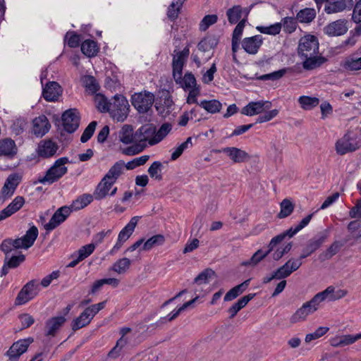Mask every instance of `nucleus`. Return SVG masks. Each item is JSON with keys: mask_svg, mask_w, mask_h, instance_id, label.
I'll return each mask as SVG.
<instances>
[{"mask_svg": "<svg viewBox=\"0 0 361 361\" xmlns=\"http://www.w3.org/2000/svg\"><path fill=\"white\" fill-rule=\"evenodd\" d=\"M124 161H116L102 178L96 187L93 195L97 200H101L106 197L112 185L123 173Z\"/></svg>", "mask_w": 361, "mask_h": 361, "instance_id": "f257e3e1", "label": "nucleus"}, {"mask_svg": "<svg viewBox=\"0 0 361 361\" xmlns=\"http://www.w3.org/2000/svg\"><path fill=\"white\" fill-rule=\"evenodd\" d=\"M68 157H61L55 161L54 164L47 171L45 176L39 177L37 182L48 185H51L57 182L68 171V169L64 165L68 163Z\"/></svg>", "mask_w": 361, "mask_h": 361, "instance_id": "f03ea898", "label": "nucleus"}, {"mask_svg": "<svg viewBox=\"0 0 361 361\" xmlns=\"http://www.w3.org/2000/svg\"><path fill=\"white\" fill-rule=\"evenodd\" d=\"M300 58L307 57L319 53V41L316 36L310 34L301 37L297 49Z\"/></svg>", "mask_w": 361, "mask_h": 361, "instance_id": "7ed1b4c3", "label": "nucleus"}, {"mask_svg": "<svg viewBox=\"0 0 361 361\" xmlns=\"http://www.w3.org/2000/svg\"><path fill=\"white\" fill-rule=\"evenodd\" d=\"M154 102V94L146 90L135 93L131 97V104L140 114L147 113Z\"/></svg>", "mask_w": 361, "mask_h": 361, "instance_id": "20e7f679", "label": "nucleus"}, {"mask_svg": "<svg viewBox=\"0 0 361 361\" xmlns=\"http://www.w3.org/2000/svg\"><path fill=\"white\" fill-rule=\"evenodd\" d=\"M129 108L127 99L123 95L116 94L111 104L110 114L114 119L123 122L128 115Z\"/></svg>", "mask_w": 361, "mask_h": 361, "instance_id": "39448f33", "label": "nucleus"}, {"mask_svg": "<svg viewBox=\"0 0 361 361\" xmlns=\"http://www.w3.org/2000/svg\"><path fill=\"white\" fill-rule=\"evenodd\" d=\"M329 236V230L328 229L317 233L307 242L305 247L302 250L300 259H305L310 256L326 241Z\"/></svg>", "mask_w": 361, "mask_h": 361, "instance_id": "423d86ee", "label": "nucleus"}, {"mask_svg": "<svg viewBox=\"0 0 361 361\" xmlns=\"http://www.w3.org/2000/svg\"><path fill=\"white\" fill-rule=\"evenodd\" d=\"M32 342L33 338L30 337L14 342L6 353L9 361H18L19 357L27 350Z\"/></svg>", "mask_w": 361, "mask_h": 361, "instance_id": "0eeeda50", "label": "nucleus"}, {"mask_svg": "<svg viewBox=\"0 0 361 361\" xmlns=\"http://www.w3.org/2000/svg\"><path fill=\"white\" fill-rule=\"evenodd\" d=\"M360 147L359 142L353 133H346L336 144V152L343 155L350 152H354Z\"/></svg>", "mask_w": 361, "mask_h": 361, "instance_id": "6e6552de", "label": "nucleus"}, {"mask_svg": "<svg viewBox=\"0 0 361 361\" xmlns=\"http://www.w3.org/2000/svg\"><path fill=\"white\" fill-rule=\"evenodd\" d=\"M38 284L36 280H31L27 282L18 293L15 304L16 305H23L32 298L37 294Z\"/></svg>", "mask_w": 361, "mask_h": 361, "instance_id": "1a4fd4ad", "label": "nucleus"}, {"mask_svg": "<svg viewBox=\"0 0 361 361\" xmlns=\"http://www.w3.org/2000/svg\"><path fill=\"white\" fill-rule=\"evenodd\" d=\"M63 129L68 133H74L80 125V116L76 109H70L63 112L61 116Z\"/></svg>", "mask_w": 361, "mask_h": 361, "instance_id": "9d476101", "label": "nucleus"}, {"mask_svg": "<svg viewBox=\"0 0 361 361\" xmlns=\"http://www.w3.org/2000/svg\"><path fill=\"white\" fill-rule=\"evenodd\" d=\"M4 255V264L0 272L1 277L7 275L10 269L18 268L25 261V255L21 252L17 255H12L11 252Z\"/></svg>", "mask_w": 361, "mask_h": 361, "instance_id": "9b49d317", "label": "nucleus"}, {"mask_svg": "<svg viewBox=\"0 0 361 361\" xmlns=\"http://www.w3.org/2000/svg\"><path fill=\"white\" fill-rule=\"evenodd\" d=\"M71 209L67 206H63L59 208L52 215L49 221L44 225V228L49 232L55 229L61 224L64 222L69 216Z\"/></svg>", "mask_w": 361, "mask_h": 361, "instance_id": "f8f14e48", "label": "nucleus"}, {"mask_svg": "<svg viewBox=\"0 0 361 361\" xmlns=\"http://www.w3.org/2000/svg\"><path fill=\"white\" fill-rule=\"evenodd\" d=\"M216 152H223L226 154L233 163L246 162L251 158L247 152L235 147H224L221 149L216 150Z\"/></svg>", "mask_w": 361, "mask_h": 361, "instance_id": "ddd939ff", "label": "nucleus"}, {"mask_svg": "<svg viewBox=\"0 0 361 361\" xmlns=\"http://www.w3.org/2000/svg\"><path fill=\"white\" fill-rule=\"evenodd\" d=\"M318 310L317 307L312 303L310 300L305 302L302 307L296 310V312L290 318L292 324L298 323L306 319L309 314H311Z\"/></svg>", "mask_w": 361, "mask_h": 361, "instance_id": "4468645a", "label": "nucleus"}, {"mask_svg": "<svg viewBox=\"0 0 361 361\" xmlns=\"http://www.w3.org/2000/svg\"><path fill=\"white\" fill-rule=\"evenodd\" d=\"M271 107V102L269 101L251 102L242 109L241 113L246 116H254L260 114L263 111Z\"/></svg>", "mask_w": 361, "mask_h": 361, "instance_id": "2eb2a0df", "label": "nucleus"}, {"mask_svg": "<svg viewBox=\"0 0 361 361\" xmlns=\"http://www.w3.org/2000/svg\"><path fill=\"white\" fill-rule=\"evenodd\" d=\"M66 322L64 316L53 317L47 319L45 322L44 335L47 337H54L58 331L63 326Z\"/></svg>", "mask_w": 361, "mask_h": 361, "instance_id": "dca6fc26", "label": "nucleus"}, {"mask_svg": "<svg viewBox=\"0 0 361 361\" xmlns=\"http://www.w3.org/2000/svg\"><path fill=\"white\" fill-rule=\"evenodd\" d=\"M61 94L62 88L56 82H49L43 87L42 96L47 102L57 101Z\"/></svg>", "mask_w": 361, "mask_h": 361, "instance_id": "f3484780", "label": "nucleus"}, {"mask_svg": "<svg viewBox=\"0 0 361 361\" xmlns=\"http://www.w3.org/2000/svg\"><path fill=\"white\" fill-rule=\"evenodd\" d=\"M263 37L257 35L250 37H245L242 41V47L249 54H256L262 46Z\"/></svg>", "mask_w": 361, "mask_h": 361, "instance_id": "a211bd4d", "label": "nucleus"}, {"mask_svg": "<svg viewBox=\"0 0 361 361\" xmlns=\"http://www.w3.org/2000/svg\"><path fill=\"white\" fill-rule=\"evenodd\" d=\"M347 23L344 19L334 21L324 27V33L331 37L343 35L348 31Z\"/></svg>", "mask_w": 361, "mask_h": 361, "instance_id": "6ab92c4d", "label": "nucleus"}, {"mask_svg": "<svg viewBox=\"0 0 361 361\" xmlns=\"http://www.w3.org/2000/svg\"><path fill=\"white\" fill-rule=\"evenodd\" d=\"M353 4V0H331L326 4L324 11L328 14L338 13L345 9H351Z\"/></svg>", "mask_w": 361, "mask_h": 361, "instance_id": "aec40b11", "label": "nucleus"}, {"mask_svg": "<svg viewBox=\"0 0 361 361\" xmlns=\"http://www.w3.org/2000/svg\"><path fill=\"white\" fill-rule=\"evenodd\" d=\"M344 69L348 71H357L361 70V49L348 56L342 63Z\"/></svg>", "mask_w": 361, "mask_h": 361, "instance_id": "412c9836", "label": "nucleus"}, {"mask_svg": "<svg viewBox=\"0 0 361 361\" xmlns=\"http://www.w3.org/2000/svg\"><path fill=\"white\" fill-rule=\"evenodd\" d=\"M20 183V177L17 174L8 176L1 190L3 201L12 196Z\"/></svg>", "mask_w": 361, "mask_h": 361, "instance_id": "4be33fe9", "label": "nucleus"}, {"mask_svg": "<svg viewBox=\"0 0 361 361\" xmlns=\"http://www.w3.org/2000/svg\"><path fill=\"white\" fill-rule=\"evenodd\" d=\"M25 203V199L21 196H17L15 199L4 209L0 211V221L11 216L18 210H20Z\"/></svg>", "mask_w": 361, "mask_h": 361, "instance_id": "5701e85b", "label": "nucleus"}, {"mask_svg": "<svg viewBox=\"0 0 361 361\" xmlns=\"http://www.w3.org/2000/svg\"><path fill=\"white\" fill-rule=\"evenodd\" d=\"M18 249H27L21 238L16 239L8 238L4 239L0 244V250L4 254L12 252L13 250H17Z\"/></svg>", "mask_w": 361, "mask_h": 361, "instance_id": "b1692460", "label": "nucleus"}, {"mask_svg": "<svg viewBox=\"0 0 361 361\" xmlns=\"http://www.w3.org/2000/svg\"><path fill=\"white\" fill-rule=\"evenodd\" d=\"M156 133V127L152 124L141 126L135 132V142H148L152 140Z\"/></svg>", "mask_w": 361, "mask_h": 361, "instance_id": "393cba45", "label": "nucleus"}, {"mask_svg": "<svg viewBox=\"0 0 361 361\" xmlns=\"http://www.w3.org/2000/svg\"><path fill=\"white\" fill-rule=\"evenodd\" d=\"M51 125L44 115H41L33 120V133L37 137H42L50 129Z\"/></svg>", "mask_w": 361, "mask_h": 361, "instance_id": "a878e982", "label": "nucleus"}, {"mask_svg": "<svg viewBox=\"0 0 361 361\" xmlns=\"http://www.w3.org/2000/svg\"><path fill=\"white\" fill-rule=\"evenodd\" d=\"M18 152L15 142L11 138H4L0 140V156H5L13 159Z\"/></svg>", "mask_w": 361, "mask_h": 361, "instance_id": "bb28decb", "label": "nucleus"}, {"mask_svg": "<svg viewBox=\"0 0 361 361\" xmlns=\"http://www.w3.org/2000/svg\"><path fill=\"white\" fill-rule=\"evenodd\" d=\"M58 148V145L50 140L42 141L38 146L37 153L41 157L49 158L56 154Z\"/></svg>", "mask_w": 361, "mask_h": 361, "instance_id": "cd10ccee", "label": "nucleus"}, {"mask_svg": "<svg viewBox=\"0 0 361 361\" xmlns=\"http://www.w3.org/2000/svg\"><path fill=\"white\" fill-rule=\"evenodd\" d=\"M274 246H271V243L269 242L267 249L265 251H263L262 249L256 251L251 258L249 260L245 261L242 262V265L243 266H256L259 264L262 259H264L269 253H271L274 249Z\"/></svg>", "mask_w": 361, "mask_h": 361, "instance_id": "c85d7f7f", "label": "nucleus"}, {"mask_svg": "<svg viewBox=\"0 0 361 361\" xmlns=\"http://www.w3.org/2000/svg\"><path fill=\"white\" fill-rule=\"evenodd\" d=\"M303 60L302 67L305 70L310 71L320 67L326 61V59L322 56H317V54H312L307 57L300 58Z\"/></svg>", "mask_w": 361, "mask_h": 361, "instance_id": "c756f323", "label": "nucleus"}, {"mask_svg": "<svg viewBox=\"0 0 361 361\" xmlns=\"http://www.w3.org/2000/svg\"><path fill=\"white\" fill-rule=\"evenodd\" d=\"M93 195L85 193L78 196L69 207L72 211H78L89 205L94 200Z\"/></svg>", "mask_w": 361, "mask_h": 361, "instance_id": "7c9ffc66", "label": "nucleus"}, {"mask_svg": "<svg viewBox=\"0 0 361 361\" xmlns=\"http://www.w3.org/2000/svg\"><path fill=\"white\" fill-rule=\"evenodd\" d=\"M255 293H250L247 295H244L235 302L228 310V312L230 314L229 318L233 319L241 309L246 306V305L255 296Z\"/></svg>", "mask_w": 361, "mask_h": 361, "instance_id": "2f4dec72", "label": "nucleus"}, {"mask_svg": "<svg viewBox=\"0 0 361 361\" xmlns=\"http://www.w3.org/2000/svg\"><path fill=\"white\" fill-rule=\"evenodd\" d=\"M119 140L125 144H131L135 141V133H133V128L132 126L126 124L119 131Z\"/></svg>", "mask_w": 361, "mask_h": 361, "instance_id": "473e14b6", "label": "nucleus"}, {"mask_svg": "<svg viewBox=\"0 0 361 361\" xmlns=\"http://www.w3.org/2000/svg\"><path fill=\"white\" fill-rule=\"evenodd\" d=\"M138 216L131 218L127 225L120 231L118 238L120 241L126 242L133 234L138 221Z\"/></svg>", "mask_w": 361, "mask_h": 361, "instance_id": "72a5a7b5", "label": "nucleus"}, {"mask_svg": "<svg viewBox=\"0 0 361 361\" xmlns=\"http://www.w3.org/2000/svg\"><path fill=\"white\" fill-rule=\"evenodd\" d=\"M177 81L176 83L178 84L185 90L200 87L197 85L195 77L191 72L185 73L184 76H180V79L177 80Z\"/></svg>", "mask_w": 361, "mask_h": 361, "instance_id": "f704fd0d", "label": "nucleus"}, {"mask_svg": "<svg viewBox=\"0 0 361 361\" xmlns=\"http://www.w3.org/2000/svg\"><path fill=\"white\" fill-rule=\"evenodd\" d=\"M334 287L330 286L327 287L324 290L317 293L311 299L312 303H314L317 307V308H319V304L326 299H328L329 301H334V300H331V296H334Z\"/></svg>", "mask_w": 361, "mask_h": 361, "instance_id": "c9c22d12", "label": "nucleus"}, {"mask_svg": "<svg viewBox=\"0 0 361 361\" xmlns=\"http://www.w3.org/2000/svg\"><path fill=\"white\" fill-rule=\"evenodd\" d=\"M97 43L92 39H86L81 44V51L87 57H94L99 52Z\"/></svg>", "mask_w": 361, "mask_h": 361, "instance_id": "e433bc0d", "label": "nucleus"}, {"mask_svg": "<svg viewBox=\"0 0 361 361\" xmlns=\"http://www.w3.org/2000/svg\"><path fill=\"white\" fill-rule=\"evenodd\" d=\"M316 15L314 8H305L299 11L296 15V19L301 23H310L315 18Z\"/></svg>", "mask_w": 361, "mask_h": 361, "instance_id": "4c0bfd02", "label": "nucleus"}, {"mask_svg": "<svg viewBox=\"0 0 361 361\" xmlns=\"http://www.w3.org/2000/svg\"><path fill=\"white\" fill-rule=\"evenodd\" d=\"M165 242V238L163 235L157 234L152 236L146 241H144L142 247L140 251H149L156 246L161 245Z\"/></svg>", "mask_w": 361, "mask_h": 361, "instance_id": "58836bf2", "label": "nucleus"}, {"mask_svg": "<svg viewBox=\"0 0 361 361\" xmlns=\"http://www.w3.org/2000/svg\"><path fill=\"white\" fill-rule=\"evenodd\" d=\"M185 0H174L169 5L167 10V16L171 21H175L180 13V10Z\"/></svg>", "mask_w": 361, "mask_h": 361, "instance_id": "ea45409f", "label": "nucleus"}, {"mask_svg": "<svg viewBox=\"0 0 361 361\" xmlns=\"http://www.w3.org/2000/svg\"><path fill=\"white\" fill-rule=\"evenodd\" d=\"M218 43L219 39L215 36H207L198 43L197 49L202 52H206L214 49Z\"/></svg>", "mask_w": 361, "mask_h": 361, "instance_id": "a19ab883", "label": "nucleus"}, {"mask_svg": "<svg viewBox=\"0 0 361 361\" xmlns=\"http://www.w3.org/2000/svg\"><path fill=\"white\" fill-rule=\"evenodd\" d=\"M172 126L169 123H163L158 131H156L155 135L149 141V145H154L161 142L171 130Z\"/></svg>", "mask_w": 361, "mask_h": 361, "instance_id": "79ce46f5", "label": "nucleus"}, {"mask_svg": "<svg viewBox=\"0 0 361 361\" xmlns=\"http://www.w3.org/2000/svg\"><path fill=\"white\" fill-rule=\"evenodd\" d=\"M344 243L341 241H334L325 252L319 255V258L322 260L331 259L334 255L338 252L340 249L343 246Z\"/></svg>", "mask_w": 361, "mask_h": 361, "instance_id": "37998d69", "label": "nucleus"}, {"mask_svg": "<svg viewBox=\"0 0 361 361\" xmlns=\"http://www.w3.org/2000/svg\"><path fill=\"white\" fill-rule=\"evenodd\" d=\"M199 105L210 114L219 112L222 107V104L217 99L202 100Z\"/></svg>", "mask_w": 361, "mask_h": 361, "instance_id": "c03bdc74", "label": "nucleus"}, {"mask_svg": "<svg viewBox=\"0 0 361 361\" xmlns=\"http://www.w3.org/2000/svg\"><path fill=\"white\" fill-rule=\"evenodd\" d=\"M38 233L37 228L33 225L26 231L25 234L21 237L27 249L34 245L38 236Z\"/></svg>", "mask_w": 361, "mask_h": 361, "instance_id": "a18cd8bd", "label": "nucleus"}, {"mask_svg": "<svg viewBox=\"0 0 361 361\" xmlns=\"http://www.w3.org/2000/svg\"><path fill=\"white\" fill-rule=\"evenodd\" d=\"M92 319L85 314L84 310L77 318L73 319L71 324V328L73 331H75L84 326H86L91 322Z\"/></svg>", "mask_w": 361, "mask_h": 361, "instance_id": "49530a36", "label": "nucleus"}, {"mask_svg": "<svg viewBox=\"0 0 361 361\" xmlns=\"http://www.w3.org/2000/svg\"><path fill=\"white\" fill-rule=\"evenodd\" d=\"M299 232L298 229L295 226V228H290L289 229L286 230V231L276 235L271 240V246H274V247H276L278 244L281 243L286 237L292 238L293 237L296 233Z\"/></svg>", "mask_w": 361, "mask_h": 361, "instance_id": "de8ad7c7", "label": "nucleus"}, {"mask_svg": "<svg viewBox=\"0 0 361 361\" xmlns=\"http://www.w3.org/2000/svg\"><path fill=\"white\" fill-rule=\"evenodd\" d=\"M94 101L97 109L102 113L110 112L111 104L106 97L102 94H97L94 97Z\"/></svg>", "mask_w": 361, "mask_h": 361, "instance_id": "09e8293b", "label": "nucleus"}, {"mask_svg": "<svg viewBox=\"0 0 361 361\" xmlns=\"http://www.w3.org/2000/svg\"><path fill=\"white\" fill-rule=\"evenodd\" d=\"M281 210L277 217L284 219L290 216L294 210V204L288 199H284L280 204Z\"/></svg>", "mask_w": 361, "mask_h": 361, "instance_id": "8fccbe9b", "label": "nucleus"}, {"mask_svg": "<svg viewBox=\"0 0 361 361\" xmlns=\"http://www.w3.org/2000/svg\"><path fill=\"white\" fill-rule=\"evenodd\" d=\"M298 102L303 109L310 110L319 104V99L314 97L301 96L298 99Z\"/></svg>", "mask_w": 361, "mask_h": 361, "instance_id": "3c124183", "label": "nucleus"}, {"mask_svg": "<svg viewBox=\"0 0 361 361\" xmlns=\"http://www.w3.org/2000/svg\"><path fill=\"white\" fill-rule=\"evenodd\" d=\"M214 276H216L215 271L210 268H207L195 278L194 283L197 284H206L209 283L210 279Z\"/></svg>", "mask_w": 361, "mask_h": 361, "instance_id": "603ef678", "label": "nucleus"}, {"mask_svg": "<svg viewBox=\"0 0 361 361\" xmlns=\"http://www.w3.org/2000/svg\"><path fill=\"white\" fill-rule=\"evenodd\" d=\"M162 169V163L159 161H155L150 165L147 170V172L152 178L161 180L163 178L161 175Z\"/></svg>", "mask_w": 361, "mask_h": 361, "instance_id": "864d4df0", "label": "nucleus"}, {"mask_svg": "<svg viewBox=\"0 0 361 361\" xmlns=\"http://www.w3.org/2000/svg\"><path fill=\"white\" fill-rule=\"evenodd\" d=\"M184 66V61L182 59H180V56H173L172 61V68H173V78L175 82H178L177 80L180 79V77L182 76L183 68Z\"/></svg>", "mask_w": 361, "mask_h": 361, "instance_id": "5fc2aeb1", "label": "nucleus"}, {"mask_svg": "<svg viewBox=\"0 0 361 361\" xmlns=\"http://www.w3.org/2000/svg\"><path fill=\"white\" fill-rule=\"evenodd\" d=\"M130 264L131 261L128 258L124 257L117 260L113 264L111 270L119 274H124L130 268Z\"/></svg>", "mask_w": 361, "mask_h": 361, "instance_id": "6e6d98bb", "label": "nucleus"}, {"mask_svg": "<svg viewBox=\"0 0 361 361\" xmlns=\"http://www.w3.org/2000/svg\"><path fill=\"white\" fill-rule=\"evenodd\" d=\"M85 87L92 94H95L99 90V85L92 75H86L83 78Z\"/></svg>", "mask_w": 361, "mask_h": 361, "instance_id": "4d7b16f0", "label": "nucleus"}, {"mask_svg": "<svg viewBox=\"0 0 361 361\" xmlns=\"http://www.w3.org/2000/svg\"><path fill=\"white\" fill-rule=\"evenodd\" d=\"M228 22L231 24H235L238 22L242 16V9L240 6H234L226 11Z\"/></svg>", "mask_w": 361, "mask_h": 361, "instance_id": "13d9d810", "label": "nucleus"}, {"mask_svg": "<svg viewBox=\"0 0 361 361\" xmlns=\"http://www.w3.org/2000/svg\"><path fill=\"white\" fill-rule=\"evenodd\" d=\"M257 30L263 34L276 35L281 30V23H277L269 26H257Z\"/></svg>", "mask_w": 361, "mask_h": 361, "instance_id": "bf43d9fd", "label": "nucleus"}, {"mask_svg": "<svg viewBox=\"0 0 361 361\" xmlns=\"http://www.w3.org/2000/svg\"><path fill=\"white\" fill-rule=\"evenodd\" d=\"M297 21L296 18L286 17L282 20L283 24H281V26L283 25V30L286 32L290 34L296 30Z\"/></svg>", "mask_w": 361, "mask_h": 361, "instance_id": "052dcab7", "label": "nucleus"}, {"mask_svg": "<svg viewBox=\"0 0 361 361\" xmlns=\"http://www.w3.org/2000/svg\"><path fill=\"white\" fill-rule=\"evenodd\" d=\"M149 159V155H143L140 157L135 158L133 160L128 161L126 164H124V167H126L128 170H133L137 166L144 165Z\"/></svg>", "mask_w": 361, "mask_h": 361, "instance_id": "680f3d73", "label": "nucleus"}, {"mask_svg": "<svg viewBox=\"0 0 361 361\" xmlns=\"http://www.w3.org/2000/svg\"><path fill=\"white\" fill-rule=\"evenodd\" d=\"M97 125V123L95 121H93L89 123L80 137L81 142H87L92 137L95 131Z\"/></svg>", "mask_w": 361, "mask_h": 361, "instance_id": "e2e57ef3", "label": "nucleus"}, {"mask_svg": "<svg viewBox=\"0 0 361 361\" xmlns=\"http://www.w3.org/2000/svg\"><path fill=\"white\" fill-rule=\"evenodd\" d=\"M95 244L90 243L82 246L78 251L77 255L79 257V259L83 260L87 257H89L95 250Z\"/></svg>", "mask_w": 361, "mask_h": 361, "instance_id": "0e129e2a", "label": "nucleus"}, {"mask_svg": "<svg viewBox=\"0 0 361 361\" xmlns=\"http://www.w3.org/2000/svg\"><path fill=\"white\" fill-rule=\"evenodd\" d=\"M218 17L216 15L205 16L200 23V30L201 31L207 30L209 27L216 23Z\"/></svg>", "mask_w": 361, "mask_h": 361, "instance_id": "69168bd1", "label": "nucleus"}, {"mask_svg": "<svg viewBox=\"0 0 361 361\" xmlns=\"http://www.w3.org/2000/svg\"><path fill=\"white\" fill-rule=\"evenodd\" d=\"M127 344V341L123 338H119L116 345L109 352L108 356L111 358H116L120 355L122 348Z\"/></svg>", "mask_w": 361, "mask_h": 361, "instance_id": "338daca9", "label": "nucleus"}, {"mask_svg": "<svg viewBox=\"0 0 361 361\" xmlns=\"http://www.w3.org/2000/svg\"><path fill=\"white\" fill-rule=\"evenodd\" d=\"M329 330V327L320 326L317 328L313 333L307 334L305 336V341L308 343L312 340L317 339L324 336Z\"/></svg>", "mask_w": 361, "mask_h": 361, "instance_id": "774afa93", "label": "nucleus"}]
</instances>
